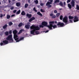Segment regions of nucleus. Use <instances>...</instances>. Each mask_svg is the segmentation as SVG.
I'll use <instances>...</instances> for the list:
<instances>
[{"instance_id":"nucleus-1","label":"nucleus","mask_w":79,"mask_h":79,"mask_svg":"<svg viewBox=\"0 0 79 79\" xmlns=\"http://www.w3.org/2000/svg\"><path fill=\"white\" fill-rule=\"evenodd\" d=\"M14 39H15V40L16 41V42H19V41L23 40L24 39V37H22L21 38L19 39V37L17 35L15 34L14 35Z\"/></svg>"},{"instance_id":"nucleus-2","label":"nucleus","mask_w":79,"mask_h":79,"mask_svg":"<svg viewBox=\"0 0 79 79\" xmlns=\"http://www.w3.org/2000/svg\"><path fill=\"white\" fill-rule=\"evenodd\" d=\"M6 40H8L9 42V43H11L13 42L14 40L12 38V35H10L8 36L6 38Z\"/></svg>"},{"instance_id":"nucleus-3","label":"nucleus","mask_w":79,"mask_h":79,"mask_svg":"<svg viewBox=\"0 0 79 79\" xmlns=\"http://www.w3.org/2000/svg\"><path fill=\"white\" fill-rule=\"evenodd\" d=\"M31 29H33V30H35L36 31H38V30H40V28L39 26H35V25H32L30 27Z\"/></svg>"},{"instance_id":"nucleus-4","label":"nucleus","mask_w":79,"mask_h":79,"mask_svg":"<svg viewBox=\"0 0 79 79\" xmlns=\"http://www.w3.org/2000/svg\"><path fill=\"white\" fill-rule=\"evenodd\" d=\"M55 23V21H50L49 22V29H50V30H52L53 28L52 27H53V24Z\"/></svg>"},{"instance_id":"nucleus-5","label":"nucleus","mask_w":79,"mask_h":79,"mask_svg":"<svg viewBox=\"0 0 79 79\" xmlns=\"http://www.w3.org/2000/svg\"><path fill=\"white\" fill-rule=\"evenodd\" d=\"M63 21L65 23V24H69V22L68 21V17L65 16L63 18Z\"/></svg>"},{"instance_id":"nucleus-6","label":"nucleus","mask_w":79,"mask_h":79,"mask_svg":"<svg viewBox=\"0 0 79 79\" xmlns=\"http://www.w3.org/2000/svg\"><path fill=\"white\" fill-rule=\"evenodd\" d=\"M42 25L44 27H47L49 28V25H48V23L45 21H43L41 23Z\"/></svg>"},{"instance_id":"nucleus-7","label":"nucleus","mask_w":79,"mask_h":79,"mask_svg":"<svg viewBox=\"0 0 79 79\" xmlns=\"http://www.w3.org/2000/svg\"><path fill=\"white\" fill-rule=\"evenodd\" d=\"M57 26H60L59 27H63L64 26V23H61V22H58L57 23Z\"/></svg>"},{"instance_id":"nucleus-8","label":"nucleus","mask_w":79,"mask_h":79,"mask_svg":"<svg viewBox=\"0 0 79 79\" xmlns=\"http://www.w3.org/2000/svg\"><path fill=\"white\" fill-rule=\"evenodd\" d=\"M51 4H52V2H48L46 4V6H47L48 8H50L52 7V5H50Z\"/></svg>"},{"instance_id":"nucleus-9","label":"nucleus","mask_w":79,"mask_h":79,"mask_svg":"<svg viewBox=\"0 0 79 79\" xmlns=\"http://www.w3.org/2000/svg\"><path fill=\"white\" fill-rule=\"evenodd\" d=\"M71 4L72 5V7H74V5H75V2L74 0H72L71 2Z\"/></svg>"},{"instance_id":"nucleus-10","label":"nucleus","mask_w":79,"mask_h":79,"mask_svg":"<svg viewBox=\"0 0 79 79\" xmlns=\"http://www.w3.org/2000/svg\"><path fill=\"white\" fill-rule=\"evenodd\" d=\"M2 42H3V44H8L9 42L7 40H4L2 41Z\"/></svg>"},{"instance_id":"nucleus-11","label":"nucleus","mask_w":79,"mask_h":79,"mask_svg":"<svg viewBox=\"0 0 79 79\" xmlns=\"http://www.w3.org/2000/svg\"><path fill=\"white\" fill-rule=\"evenodd\" d=\"M25 27L26 29H29L30 28V25L28 24L26 25H25Z\"/></svg>"},{"instance_id":"nucleus-12","label":"nucleus","mask_w":79,"mask_h":79,"mask_svg":"<svg viewBox=\"0 0 79 79\" xmlns=\"http://www.w3.org/2000/svg\"><path fill=\"white\" fill-rule=\"evenodd\" d=\"M27 17H28V18H31L32 17V15L31 14H29V13H27Z\"/></svg>"},{"instance_id":"nucleus-13","label":"nucleus","mask_w":79,"mask_h":79,"mask_svg":"<svg viewBox=\"0 0 79 79\" xmlns=\"http://www.w3.org/2000/svg\"><path fill=\"white\" fill-rule=\"evenodd\" d=\"M35 19V18L34 17H32L29 20V22H31L32 21H33V20H34Z\"/></svg>"},{"instance_id":"nucleus-14","label":"nucleus","mask_w":79,"mask_h":79,"mask_svg":"<svg viewBox=\"0 0 79 79\" xmlns=\"http://www.w3.org/2000/svg\"><path fill=\"white\" fill-rule=\"evenodd\" d=\"M13 34H14V35H15V34H16L18 33V31H16V30H14L13 31Z\"/></svg>"},{"instance_id":"nucleus-15","label":"nucleus","mask_w":79,"mask_h":79,"mask_svg":"<svg viewBox=\"0 0 79 79\" xmlns=\"http://www.w3.org/2000/svg\"><path fill=\"white\" fill-rule=\"evenodd\" d=\"M35 31L36 30H33L31 31H30L31 34H34L35 32Z\"/></svg>"},{"instance_id":"nucleus-16","label":"nucleus","mask_w":79,"mask_h":79,"mask_svg":"<svg viewBox=\"0 0 79 79\" xmlns=\"http://www.w3.org/2000/svg\"><path fill=\"white\" fill-rule=\"evenodd\" d=\"M37 14H38V15H39V16H42V14L40 13V12L39 11L37 13Z\"/></svg>"},{"instance_id":"nucleus-17","label":"nucleus","mask_w":79,"mask_h":79,"mask_svg":"<svg viewBox=\"0 0 79 79\" xmlns=\"http://www.w3.org/2000/svg\"><path fill=\"white\" fill-rule=\"evenodd\" d=\"M20 5H21V4H20V3H19V2H17L16 3V5L18 7L20 6Z\"/></svg>"},{"instance_id":"nucleus-18","label":"nucleus","mask_w":79,"mask_h":79,"mask_svg":"<svg viewBox=\"0 0 79 79\" xmlns=\"http://www.w3.org/2000/svg\"><path fill=\"white\" fill-rule=\"evenodd\" d=\"M21 15H22V16H23L24 15H26V13L24 12V11H23L21 13Z\"/></svg>"},{"instance_id":"nucleus-19","label":"nucleus","mask_w":79,"mask_h":79,"mask_svg":"<svg viewBox=\"0 0 79 79\" xmlns=\"http://www.w3.org/2000/svg\"><path fill=\"white\" fill-rule=\"evenodd\" d=\"M68 6L70 9H71L72 8V6L70 4H68Z\"/></svg>"},{"instance_id":"nucleus-20","label":"nucleus","mask_w":79,"mask_h":79,"mask_svg":"<svg viewBox=\"0 0 79 79\" xmlns=\"http://www.w3.org/2000/svg\"><path fill=\"white\" fill-rule=\"evenodd\" d=\"M5 35H8L9 34V32L8 31H6L5 32Z\"/></svg>"},{"instance_id":"nucleus-21","label":"nucleus","mask_w":79,"mask_h":79,"mask_svg":"<svg viewBox=\"0 0 79 79\" xmlns=\"http://www.w3.org/2000/svg\"><path fill=\"white\" fill-rule=\"evenodd\" d=\"M59 5L61 6H63V3L62 2L60 1L59 3Z\"/></svg>"},{"instance_id":"nucleus-22","label":"nucleus","mask_w":79,"mask_h":79,"mask_svg":"<svg viewBox=\"0 0 79 79\" xmlns=\"http://www.w3.org/2000/svg\"><path fill=\"white\" fill-rule=\"evenodd\" d=\"M23 25V24L22 22L20 23V24H19L18 25L19 27H21Z\"/></svg>"},{"instance_id":"nucleus-23","label":"nucleus","mask_w":79,"mask_h":79,"mask_svg":"<svg viewBox=\"0 0 79 79\" xmlns=\"http://www.w3.org/2000/svg\"><path fill=\"white\" fill-rule=\"evenodd\" d=\"M69 19H73V18H74V17L69 16Z\"/></svg>"},{"instance_id":"nucleus-24","label":"nucleus","mask_w":79,"mask_h":79,"mask_svg":"<svg viewBox=\"0 0 79 79\" xmlns=\"http://www.w3.org/2000/svg\"><path fill=\"white\" fill-rule=\"evenodd\" d=\"M7 26H8V25L6 24L2 27V28L4 29H5L6 28Z\"/></svg>"},{"instance_id":"nucleus-25","label":"nucleus","mask_w":79,"mask_h":79,"mask_svg":"<svg viewBox=\"0 0 79 79\" xmlns=\"http://www.w3.org/2000/svg\"><path fill=\"white\" fill-rule=\"evenodd\" d=\"M60 2V0H55L54 2V3H59Z\"/></svg>"},{"instance_id":"nucleus-26","label":"nucleus","mask_w":79,"mask_h":79,"mask_svg":"<svg viewBox=\"0 0 79 79\" xmlns=\"http://www.w3.org/2000/svg\"><path fill=\"white\" fill-rule=\"evenodd\" d=\"M39 27L40 28H44V26L42 25H40Z\"/></svg>"},{"instance_id":"nucleus-27","label":"nucleus","mask_w":79,"mask_h":79,"mask_svg":"<svg viewBox=\"0 0 79 79\" xmlns=\"http://www.w3.org/2000/svg\"><path fill=\"white\" fill-rule=\"evenodd\" d=\"M11 16L10 15H7L6 18L7 19H10V18Z\"/></svg>"},{"instance_id":"nucleus-28","label":"nucleus","mask_w":79,"mask_h":79,"mask_svg":"<svg viewBox=\"0 0 79 79\" xmlns=\"http://www.w3.org/2000/svg\"><path fill=\"white\" fill-rule=\"evenodd\" d=\"M20 12H21V10H19L17 11V12H16V14H17V15H19V14H20Z\"/></svg>"},{"instance_id":"nucleus-29","label":"nucleus","mask_w":79,"mask_h":79,"mask_svg":"<svg viewBox=\"0 0 79 79\" xmlns=\"http://www.w3.org/2000/svg\"><path fill=\"white\" fill-rule=\"evenodd\" d=\"M23 31V29H21L20 30L18 33L19 34H20L21 33H22V32Z\"/></svg>"},{"instance_id":"nucleus-30","label":"nucleus","mask_w":79,"mask_h":79,"mask_svg":"<svg viewBox=\"0 0 79 79\" xmlns=\"http://www.w3.org/2000/svg\"><path fill=\"white\" fill-rule=\"evenodd\" d=\"M13 23H12V22H10L9 23V25L10 26H11L12 25H13Z\"/></svg>"},{"instance_id":"nucleus-31","label":"nucleus","mask_w":79,"mask_h":79,"mask_svg":"<svg viewBox=\"0 0 79 79\" xmlns=\"http://www.w3.org/2000/svg\"><path fill=\"white\" fill-rule=\"evenodd\" d=\"M28 5H29L28 4H26L25 5V6H24L25 8H26L27 7V6H28Z\"/></svg>"},{"instance_id":"nucleus-32","label":"nucleus","mask_w":79,"mask_h":79,"mask_svg":"<svg viewBox=\"0 0 79 79\" xmlns=\"http://www.w3.org/2000/svg\"><path fill=\"white\" fill-rule=\"evenodd\" d=\"M34 2L36 4H37V3H39V1H38V0H36L35 1H34Z\"/></svg>"},{"instance_id":"nucleus-33","label":"nucleus","mask_w":79,"mask_h":79,"mask_svg":"<svg viewBox=\"0 0 79 79\" xmlns=\"http://www.w3.org/2000/svg\"><path fill=\"white\" fill-rule=\"evenodd\" d=\"M76 8L77 10H79V5H76Z\"/></svg>"},{"instance_id":"nucleus-34","label":"nucleus","mask_w":79,"mask_h":79,"mask_svg":"<svg viewBox=\"0 0 79 79\" xmlns=\"http://www.w3.org/2000/svg\"><path fill=\"white\" fill-rule=\"evenodd\" d=\"M52 27H53V29H55V28H56L57 27V26L56 25H54L53 26L52 25Z\"/></svg>"},{"instance_id":"nucleus-35","label":"nucleus","mask_w":79,"mask_h":79,"mask_svg":"<svg viewBox=\"0 0 79 79\" xmlns=\"http://www.w3.org/2000/svg\"><path fill=\"white\" fill-rule=\"evenodd\" d=\"M33 10L34 11H35V12H36V13L37 12V10H36L35 7H34L33 8Z\"/></svg>"},{"instance_id":"nucleus-36","label":"nucleus","mask_w":79,"mask_h":79,"mask_svg":"<svg viewBox=\"0 0 79 79\" xmlns=\"http://www.w3.org/2000/svg\"><path fill=\"white\" fill-rule=\"evenodd\" d=\"M63 16L62 15H60V20H62L63 19Z\"/></svg>"},{"instance_id":"nucleus-37","label":"nucleus","mask_w":79,"mask_h":79,"mask_svg":"<svg viewBox=\"0 0 79 79\" xmlns=\"http://www.w3.org/2000/svg\"><path fill=\"white\" fill-rule=\"evenodd\" d=\"M60 15V13H57L56 14V17H58Z\"/></svg>"},{"instance_id":"nucleus-38","label":"nucleus","mask_w":79,"mask_h":79,"mask_svg":"<svg viewBox=\"0 0 79 79\" xmlns=\"http://www.w3.org/2000/svg\"><path fill=\"white\" fill-rule=\"evenodd\" d=\"M40 10L41 12H43V13H44V12H45V10L42 9H41Z\"/></svg>"},{"instance_id":"nucleus-39","label":"nucleus","mask_w":79,"mask_h":79,"mask_svg":"<svg viewBox=\"0 0 79 79\" xmlns=\"http://www.w3.org/2000/svg\"><path fill=\"white\" fill-rule=\"evenodd\" d=\"M79 21V19H76V20H74V23H76V22H77Z\"/></svg>"},{"instance_id":"nucleus-40","label":"nucleus","mask_w":79,"mask_h":79,"mask_svg":"<svg viewBox=\"0 0 79 79\" xmlns=\"http://www.w3.org/2000/svg\"><path fill=\"white\" fill-rule=\"evenodd\" d=\"M35 33L36 34H39V31H36Z\"/></svg>"},{"instance_id":"nucleus-41","label":"nucleus","mask_w":79,"mask_h":79,"mask_svg":"<svg viewBox=\"0 0 79 79\" xmlns=\"http://www.w3.org/2000/svg\"><path fill=\"white\" fill-rule=\"evenodd\" d=\"M52 18H53V19L54 18H56V15H54L52 16Z\"/></svg>"},{"instance_id":"nucleus-42","label":"nucleus","mask_w":79,"mask_h":79,"mask_svg":"<svg viewBox=\"0 0 79 79\" xmlns=\"http://www.w3.org/2000/svg\"><path fill=\"white\" fill-rule=\"evenodd\" d=\"M74 19H78V17H77V16H75L74 17Z\"/></svg>"},{"instance_id":"nucleus-43","label":"nucleus","mask_w":79,"mask_h":79,"mask_svg":"<svg viewBox=\"0 0 79 79\" xmlns=\"http://www.w3.org/2000/svg\"><path fill=\"white\" fill-rule=\"evenodd\" d=\"M14 7L12 6L10 8V10H13V9H14Z\"/></svg>"},{"instance_id":"nucleus-44","label":"nucleus","mask_w":79,"mask_h":79,"mask_svg":"<svg viewBox=\"0 0 79 79\" xmlns=\"http://www.w3.org/2000/svg\"><path fill=\"white\" fill-rule=\"evenodd\" d=\"M71 2V0H68L67 2V3H69V2Z\"/></svg>"},{"instance_id":"nucleus-45","label":"nucleus","mask_w":79,"mask_h":79,"mask_svg":"<svg viewBox=\"0 0 79 79\" xmlns=\"http://www.w3.org/2000/svg\"><path fill=\"white\" fill-rule=\"evenodd\" d=\"M3 16V15L2 14H1V15L0 16V18H2Z\"/></svg>"},{"instance_id":"nucleus-46","label":"nucleus","mask_w":79,"mask_h":79,"mask_svg":"<svg viewBox=\"0 0 79 79\" xmlns=\"http://www.w3.org/2000/svg\"><path fill=\"white\" fill-rule=\"evenodd\" d=\"M9 33L10 34H12V31H11V30H10L9 31Z\"/></svg>"},{"instance_id":"nucleus-47","label":"nucleus","mask_w":79,"mask_h":79,"mask_svg":"<svg viewBox=\"0 0 79 79\" xmlns=\"http://www.w3.org/2000/svg\"><path fill=\"white\" fill-rule=\"evenodd\" d=\"M54 13H57V10H55L54 11Z\"/></svg>"},{"instance_id":"nucleus-48","label":"nucleus","mask_w":79,"mask_h":79,"mask_svg":"<svg viewBox=\"0 0 79 79\" xmlns=\"http://www.w3.org/2000/svg\"><path fill=\"white\" fill-rule=\"evenodd\" d=\"M69 21L71 23H73V21H72V20L70 19L69 20Z\"/></svg>"},{"instance_id":"nucleus-49","label":"nucleus","mask_w":79,"mask_h":79,"mask_svg":"<svg viewBox=\"0 0 79 79\" xmlns=\"http://www.w3.org/2000/svg\"><path fill=\"white\" fill-rule=\"evenodd\" d=\"M16 11H17V10H15L13 11V13H16Z\"/></svg>"},{"instance_id":"nucleus-50","label":"nucleus","mask_w":79,"mask_h":79,"mask_svg":"<svg viewBox=\"0 0 79 79\" xmlns=\"http://www.w3.org/2000/svg\"><path fill=\"white\" fill-rule=\"evenodd\" d=\"M0 45H1V46H2L3 45V43H1L0 44Z\"/></svg>"},{"instance_id":"nucleus-51","label":"nucleus","mask_w":79,"mask_h":79,"mask_svg":"<svg viewBox=\"0 0 79 79\" xmlns=\"http://www.w3.org/2000/svg\"><path fill=\"white\" fill-rule=\"evenodd\" d=\"M40 5H41V6H43V5H44V4L42 3L41 2L40 3Z\"/></svg>"},{"instance_id":"nucleus-52","label":"nucleus","mask_w":79,"mask_h":79,"mask_svg":"<svg viewBox=\"0 0 79 79\" xmlns=\"http://www.w3.org/2000/svg\"><path fill=\"white\" fill-rule=\"evenodd\" d=\"M15 16V15L14 14V15H11V17H13Z\"/></svg>"},{"instance_id":"nucleus-53","label":"nucleus","mask_w":79,"mask_h":79,"mask_svg":"<svg viewBox=\"0 0 79 79\" xmlns=\"http://www.w3.org/2000/svg\"><path fill=\"white\" fill-rule=\"evenodd\" d=\"M53 14H50V16H52V17L53 16Z\"/></svg>"},{"instance_id":"nucleus-54","label":"nucleus","mask_w":79,"mask_h":79,"mask_svg":"<svg viewBox=\"0 0 79 79\" xmlns=\"http://www.w3.org/2000/svg\"><path fill=\"white\" fill-rule=\"evenodd\" d=\"M28 3H31V0H28Z\"/></svg>"},{"instance_id":"nucleus-55","label":"nucleus","mask_w":79,"mask_h":79,"mask_svg":"<svg viewBox=\"0 0 79 79\" xmlns=\"http://www.w3.org/2000/svg\"><path fill=\"white\" fill-rule=\"evenodd\" d=\"M64 5H66V2H64Z\"/></svg>"},{"instance_id":"nucleus-56","label":"nucleus","mask_w":79,"mask_h":79,"mask_svg":"<svg viewBox=\"0 0 79 79\" xmlns=\"http://www.w3.org/2000/svg\"><path fill=\"white\" fill-rule=\"evenodd\" d=\"M49 31L48 30H47L45 31V33H47V32H48Z\"/></svg>"},{"instance_id":"nucleus-57","label":"nucleus","mask_w":79,"mask_h":79,"mask_svg":"<svg viewBox=\"0 0 79 79\" xmlns=\"http://www.w3.org/2000/svg\"><path fill=\"white\" fill-rule=\"evenodd\" d=\"M50 2H51L52 3V2H53V0H51L50 1Z\"/></svg>"},{"instance_id":"nucleus-58","label":"nucleus","mask_w":79,"mask_h":79,"mask_svg":"<svg viewBox=\"0 0 79 79\" xmlns=\"http://www.w3.org/2000/svg\"><path fill=\"white\" fill-rule=\"evenodd\" d=\"M56 24H57V21H56L55 22H54Z\"/></svg>"},{"instance_id":"nucleus-59","label":"nucleus","mask_w":79,"mask_h":79,"mask_svg":"<svg viewBox=\"0 0 79 79\" xmlns=\"http://www.w3.org/2000/svg\"><path fill=\"white\" fill-rule=\"evenodd\" d=\"M59 10H62V8H61V9L60 8V9H59Z\"/></svg>"},{"instance_id":"nucleus-60","label":"nucleus","mask_w":79,"mask_h":79,"mask_svg":"<svg viewBox=\"0 0 79 79\" xmlns=\"http://www.w3.org/2000/svg\"><path fill=\"white\" fill-rule=\"evenodd\" d=\"M10 0H9V3H10Z\"/></svg>"},{"instance_id":"nucleus-61","label":"nucleus","mask_w":79,"mask_h":79,"mask_svg":"<svg viewBox=\"0 0 79 79\" xmlns=\"http://www.w3.org/2000/svg\"><path fill=\"white\" fill-rule=\"evenodd\" d=\"M3 16H5V14H4V15H3Z\"/></svg>"},{"instance_id":"nucleus-62","label":"nucleus","mask_w":79,"mask_h":79,"mask_svg":"<svg viewBox=\"0 0 79 79\" xmlns=\"http://www.w3.org/2000/svg\"><path fill=\"white\" fill-rule=\"evenodd\" d=\"M13 1H15L16 0H13Z\"/></svg>"},{"instance_id":"nucleus-63","label":"nucleus","mask_w":79,"mask_h":79,"mask_svg":"<svg viewBox=\"0 0 79 79\" xmlns=\"http://www.w3.org/2000/svg\"><path fill=\"white\" fill-rule=\"evenodd\" d=\"M0 5H1V2H0Z\"/></svg>"},{"instance_id":"nucleus-64","label":"nucleus","mask_w":79,"mask_h":79,"mask_svg":"<svg viewBox=\"0 0 79 79\" xmlns=\"http://www.w3.org/2000/svg\"><path fill=\"white\" fill-rule=\"evenodd\" d=\"M74 0L76 1V0Z\"/></svg>"}]
</instances>
